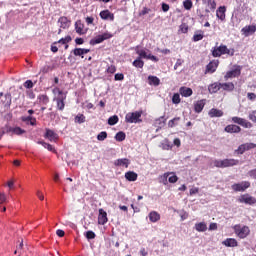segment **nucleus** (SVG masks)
<instances>
[{
	"label": "nucleus",
	"mask_w": 256,
	"mask_h": 256,
	"mask_svg": "<svg viewBox=\"0 0 256 256\" xmlns=\"http://www.w3.org/2000/svg\"><path fill=\"white\" fill-rule=\"evenodd\" d=\"M213 163H214V167L225 169V167H233L235 165H239V160H235V159L214 160Z\"/></svg>",
	"instance_id": "nucleus-1"
},
{
	"label": "nucleus",
	"mask_w": 256,
	"mask_h": 256,
	"mask_svg": "<svg viewBox=\"0 0 256 256\" xmlns=\"http://www.w3.org/2000/svg\"><path fill=\"white\" fill-rule=\"evenodd\" d=\"M233 230L237 237L240 239H245V237H248L249 233H251V230L248 228V226H243L241 224L235 225Z\"/></svg>",
	"instance_id": "nucleus-2"
},
{
	"label": "nucleus",
	"mask_w": 256,
	"mask_h": 256,
	"mask_svg": "<svg viewBox=\"0 0 256 256\" xmlns=\"http://www.w3.org/2000/svg\"><path fill=\"white\" fill-rule=\"evenodd\" d=\"M141 115L143 112L136 111V112H129L125 116L126 123H141Z\"/></svg>",
	"instance_id": "nucleus-3"
},
{
	"label": "nucleus",
	"mask_w": 256,
	"mask_h": 256,
	"mask_svg": "<svg viewBox=\"0 0 256 256\" xmlns=\"http://www.w3.org/2000/svg\"><path fill=\"white\" fill-rule=\"evenodd\" d=\"M136 53H137V55H139L138 58H140V59H149L150 61H154L155 63H157V61H159V58L151 55V53H148L147 51H145L143 49H139V47L136 48Z\"/></svg>",
	"instance_id": "nucleus-4"
},
{
	"label": "nucleus",
	"mask_w": 256,
	"mask_h": 256,
	"mask_svg": "<svg viewBox=\"0 0 256 256\" xmlns=\"http://www.w3.org/2000/svg\"><path fill=\"white\" fill-rule=\"evenodd\" d=\"M239 203H245V205H255L256 198L249 195V194H243L238 198Z\"/></svg>",
	"instance_id": "nucleus-5"
},
{
	"label": "nucleus",
	"mask_w": 256,
	"mask_h": 256,
	"mask_svg": "<svg viewBox=\"0 0 256 256\" xmlns=\"http://www.w3.org/2000/svg\"><path fill=\"white\" fill-rule=\"evenodd\" d=\"M232 121H233V123H236L237 125H241V127H245V129H251V127H253V124H251V122H249L243 118H239L237 116L232 117Z\"/></svg>",
	"instance_id": "nucleus-6"
},
{
	"label": "nucleus",
	"mask_w": 256,
	"mask_h": 256,
	"mask_svg": "<svg viewBox=\"0 0 256 256\" xmlns=\"http://www.w3.org/2000/svg\"><path fill=\"white\" fill-rule=\"evenodd\" d=\"M232 121H233V123H236L237 125H241V127H245V129H251V127H253V124H251V122H249L243 118H239L237 116L232 117Z\"/></svg>",
	"instance_id": "nucleus-7"
},
{
	"label": "nucleus",
	"mask_w": 256,
	"mask_h": 256,
	"mask_svg": "<svg viewBox=\"0 0 256 256\" xmlns=\"http://www.w3.org/2000/svg\"><path fill=\"white\" fill-rule=\"evenodd\" d=\"M111 37H113L111 34L104 33L102 35L97 36L95 39H92L90 41V45H99V43H103V41H105L106 39H111Z\"/></svg>",
	"instance_id": "nucleus-8"
},
{
	"label": "nucleus",
	"mask_w": 256,
	"mask_h": 256,
	"mask_svg": "<svg viewBox=\"0 0 256 256\" xmlns=\"http://www.w3.org/2000/svg\"><path fill=\"white\" fill-rule=\"evenodd\" d=\"M256 144L255 143H245V144H241L238 149L236 150V152L239 155H243L245 151H249L251 149H255Z\"/></svg>",
	"instance_id": "nucleus-9"
},
{
	"label": "nucleus",
	"mask_w": 256,
	"mask_h": 256,
	"mask_svg": "<svg viewBox=\"0 0 256 256\" xmlns=\"http://www.w3.org/2000/svg\"><path fill=\"white\" fill-rule=\"evenodd\" d=\"M65 99H67V96L63 94L62 91H59V97L56 98L57 108L59 111H63V109H65Z\"/></svg>",
	"instance_id": "nucleus-10"
},
{
	"label": "nucleus",
	"mask_w": 256,
	"mask_h": 256,
	"mask_svg": "<svg viewBox=\"0 0 256 256\" xmlns=\"http://www.w3.org/2000/svg\"><path fill=\"white\" fill-rule=\"evenodd\" d=\"M241 75V66H235L234 69L228 71L224 76L225 79H233V77H239Z\"/></svg>",
	"instance_id": "nucleus-11"
},
{
	"label": "nucleus",
	"mask_w": 256,
	"mask_h": 256,
	"mask_svg": "<svg viewBox=\"0 0 256 256\" xmlns=\"http://www.w3.org/2000/svg\"><path fill=\"white\" fill-rule=\"evenodd\" d=\"M251 183L249 182H242L239 184L232 185L233 191H245V189H249Z\"/></svg>",
	"instance_id": "nucleus-12"
},
{
	"label": "nucleus",
	"mask_w": 256,
	"mask_h": 256,
	"mask_svg": "<svg viewBox=\"0 0 256 256\" xmlns=\"http://www.w3.org/2000/svg\"><path fill=\"white\" fill-rule=\"evenodd\" d=\"M100 17L104 21H113L115 19V15L111 13L109 10H103L100 12Z\"/></svg>",
	"instance_id": "nucleus-13"
},
{
	"label": "nucleus",
	"mask_w": 256,
	"mask_h": 256,
	"mask_svg": "<svg viewBox=\"0 0 256 256\" xmlns=\"http://www.w3.org/2000/svg\"><path fill=\"white\" fill-rule=\"evenodd\" d=\"M242 35H244L245 37H249V35H253V33H255L256 31V26L255 25H249L246 26L244 28H242Z\"/></svg>",
	"instance_id": "nucleus-14"
},
{
	"label": "nucleus",
	"mask_w": 256,
	"mask_h": 256,
	"mask_svg": "<svg viewBox=\"0 0 256 256\" xmlns=\"http://www.w3.org/2000/svg\"><path fill=\"white\" fill-rule=\"evenodd\" d=\"M108 219H107V212H105V210L100 209L99 210V215H98V223L99 225H105V223H107Z\"/></svg>",
	"instance_id": "nucleus-15"
},
{
	"label": "nucleus",
	"mask_w": 256,
	"mask_h": 256,
	"mask_svg": "<svg viewBox=\"0 0 256 256\" xmlns=\"http://www.w3.org/2000/svg\"><path fill=\"white\" fill-rule=\"evenodd\" d=\"M130 163L131 162L127 158H121V159H117L114 161V165L116 167H126L127 168V167H129Z\"/></svg>",
	"instance_id": "nucleus-16"
},
{
	"label": "nucleus",
	"mask_w": 256,
	"mask_h": 256,
	"mask_svg": "<svg viewBox=\"0 0 256 256\" xmlns=\"http://www.w3.org/2000/svg\"><path fill=\"white\" fill-rule=\"evenodd\" d=\"M226 133H241V127L231 124L225 127Z\"/></svg>",
	"instance_id": "nucleus-17"
},
{
	"label": "nucleus",
	"mask_w": 256,
	"mask_h": 256,
	"mask_svg": "<svg viewBox=\"0 0 256 256\" xmlns=\"http://www.w3.org/2000/svg\"><path fill=\"white\" fill-rule=\"evenodd\" d=\"M148 84L153 85L154 87H159V85H161V80L157 76L150 75L148 76Z\"/></svg>",
	"instance_id": "nucleus-18"
},
{
	"label": "nucleus",
	"mask_w": 256,
	"mask_h": 256,
	"mask_svg": "<svg viewBox=\"0 0 256 256\" xmlns=\"http://www.w3.org/2000/svg\"><path fill=\"white\" fill-rule=\"evenodd\" d=\"M222 245H225V247H237L238 243L235 238H227L222 242Z\"/></svg>",
	"instance_id": "nucleus-19"
},
{
	"label": "nucleus",
	"mask_w": 256,
	"mask_h": 256,
	"mask_svg": "<svg viewBox=\"0 0 256 256\" xmlns=\"http://www.w3.org/2000/svg\"><path fill=\"white\" fill-rule=\"evenodd\" d=\"M179 93L182 97H191L193 95V90L191 88L181 87Z\"/></svg>",
	"instance_id": "nucleus-20"
},
{
	"label": "nucleus",
	"mask_w": 256,
	"mask_h": 256,
	"mask_svg": "<svg viewBox=\"0 0 256 256\" xmlns=\"http://www.w3.org/2000/svg\"><path fill=\"white\" fill-rule=\"evenodd\" d=\"M225 6H220L216 11V17L220 19V21H225Z\"/></svg>",
	"instance_id": "nucleus-21"
},
{
	"label": "nucleus",
	"mask_w": 256,
	"mask_h": 256,
	"mask_svg": "<svg viewBox=\"0 0 256 256\" xmlns=\"http://www.w3.org/2000/svg\"><path fill=\"white\" fill-rule=\"evenodd\" d=\"M220 88L223 89V91H233L235 84H233V82L220 83Z\"/></svg>",
	"instance_id": "nucleus-22"
},
{
	"label": "nucleus",
	"mask_w": 256,
	"mask_h": 256,
	"mask_svg": "<svg viewBox=\"0 0 256 256\" xmlns=\"http://www.w3.org/2000/svg\"><path fill=\"white\" fill-rule=\"evenodd\" d=\"M204 107H205V100L197 101L194 104V109H195L196 113H201V111H203Z\"/></svg>",
	"instance_id": "nucleus-23"
},
{
	"label": "nucleus",
	"mask_w": 256,
	"mask_h": 256,
	"mask_svg": "<svg viewBox=\"0 0 256 256\" xmlns=\"http://www.w3.org/2000/svg\"><path fill=\"white\" fill-rule=\"evenodd\" d=\"M149 219L151 221V223H157V221H159V219H161V215H159V213L152 211L149 213Z\"/></svg>",
	"instance_id": "nucleus-24"
},
{
	"label": "nucleus",
	"mask_w": 256,
	"mask_h": 256,
	"mask_svg": "<svg viewBox=\"0 0 256 256\" xmlns=\"http://www.w3.org/2000/svg\"><path fill=\"white\" fill-rule=\"evenodd\" d=\"M219 47H220V51H221L222 55H231V57H233V55H235V51L229 50V48H227V46L221 45Z\"/></svg>",
	"instance_id": "nucleus-25"
},
{
	"label": "nucleus",
	"mask_w": 256,
	"mask_h": 256,
	"mask_svg": "<svg viewBox=\"0 0 256 256\" xmlns=\"http://www.w3.org/2000/svg\"><path fill=\"white\" fill-rule=\"evenodd\" d=\"M45 137L49 139V141H55L56 139H58L57 134L54 133L53 130H49V129L46 130Z\"/></svg>",
	"instance_id": "nucleus-26"
},
{
	"label": "nucleus",
	"mask_w": 256,
	"mask_h": 256,
	"mask_svg": "<svg viewBox=\"0 0 256 256\" xmlns=\"http://www.w3.org/2000/svg\"><path fill=\"white\" fill-rule=\"evenodd\" d=\"M208 115L209 117H223V112L219 109L212 108Z\"/></svg>",
	"instance_id": "nucleus-27"
},
{
	"label": "nucleus",
	"mask_w": 256,
	"mask_h": 256,
	"mask_svg": "<svg viewBox=\"0 0 256 256\" xmlns=\"http://www.w3.org/2000/svg\"><path fill=\"white\" fill-rule=\"evenodd\" d=\"M221 89V83H214L208 86L209 93H217Z\"/></svg>",
	"instance_id": "nucleus-28"
},
{
	"label": "nucleus",
	"mask_w": 256,
	"mask_h": 256,
	"mask_svg": "<svg viewBox=\"0 0 256 256\" xmlns=\"http://www.w3.org/2000/svg\"><path fill=\"white\" fill-rule=\"evenodd\" d=\"M195 229L199 233H201V232L203 233V232L207 231V224H205V222L196 223Z\"/></svg>",
	"instance_id": "nucleus-29"
},
{
	"label": "nucleus",
	"mask_w": 256,
	"mask_h": 256,
	"mask_svg": "<svg viewBox=\"0 0 256 256\" xmlns=\"http://www.w3.org/2000/svg\"><path fill=\"white\" fill-rule=\"evenodd\" d=\"M125 178L127 181H137V173L129 171L125 173Z\"/></svg>",
	"instance_id": "nucleus-30"
},
{
	"label": "nucleus",
	"mask_w": 256,
	"mask_h": 256,
	"mask_svg": "<svg viewBox=\"0 0 256 256\" xmlns=\"http://www.w3.org/2000/svg\"><path fill=\"white\" fill-rule=\"evenodd\" d=\"M58 23L60 24L59 27H61V29H67V27H69V20H67L66 17H61L58 20Z\"/></svg>",
	"instance_id": "nucleus-31"
},
{
	"label": "nucleus",
	"mask_w": 256,
	"mask_h": 256,
	"mask_svg": "<svg viewBox=\"0 0 256 256\" xmlns=\"http://www.w3.org/2000/svg\"><path fill=\"white\" fill-rule=\"evenodd\" d=\"M1 101L4 104V107H10L11 106V94H5V96L2 98Z\"/></svg>",
	"instance_id": "nucleus-32"
},
{
	"label": "nucleus",
	"mask_w": 256,
	"mask_h": 256,
	"mask_svg": "<svg viewBox=\"0 0 256 256\" xmlns=\"http://www.w3.org/2000/svg\"><path fill=\"white\" fill-rule=\"evenodd\" d=\"M218 63L217 62H210L207 65V71L208 73H215L216 69H217Z\"/></svg>",
	"instance_id": "nucleus-33"
},
{
	"label": "nucleus",
	"mask_w": 256,
	"mask_h": 256,
	"mask_svg": "<svg viewBox=\"0 0 256 256\" xmlns=\"http://www.w3.org/2000/svg\"><path fill=\"white\" fill-rule=\"evenodd\" d=\"M179 121H181V117H175L172 120H170L168 122V127H177V125H179Z\"/></svg>",
	"instance_id": "nucleus-34"
},
{
	"label": "nucleus",
	"mask_w": 256,
	"mask_h": 256,
	"mask_svg": "<svg viewBox=\"0 0 256 256\" xmlns=\"http://www.w3.org/2000/svg\"><path fill=\"white\" fill-rule=\"evenodd\" d=\"M204 3L208 5L209 9L211 11H215L217 7V3H215V0H204Z\"/></svg>",
	"instance_id": "nucleus-35"
},
{
	"label": "nucleus",
	"mask_w": 256,
	"mask_h": 256,
	"mask_svg": "<svg viewBox=\"0 0 256 256\" xmlns=\"http://www.w3.org/2000/svg\"><path fill=\"white\" fill-rule=\"evenodd\" d=\"M144 65H145V62H143V60H141V58L139 57L133 62V66L137 67L138 69H143Z\"/></svg>",
	"instance_id": "nucleus-36"
},
{
	"label": "nucleus",
	"mask_w": 256,
	"mask_h": 256,
	"mask_svg": "<svg viewBox=\"0 0 256 256\" xmlns=\"http://www.w3.org/2000/svg\"><path fill=\"white\" fill-rule=\"evenodd\" d=\"M170 175L171 173H165L164 175L160 176L159 183H162L163 185H167Z\"/></svg>",
	"instance_id": "nucleus-37"
},
{
	"label": "nucleus",
	"mask_w": 256,
	"mask_h": 256,
	"mask_svg": "<svg viewBox=\"0 0 256 256\" xmlns=\"http://www.w3.org/2000/svg\"><path fill=\"white\" fill-rule=\"evenodd\" d=\"M119 123V116L114 115L108 119V125H117Z\"/></svg>",
	"instance_id": "nucleus-38"
},
{
	"label": "nucleus",
	"mask_w": 256,
	"mask_h": 256,
	"mask_svg": "<svg viewBox=\"0 0 256 256\" xmlns=\"http://www.w3.org/2000/svg\"><path fill=\"white\" fill-rule=\"evenodd\" d=\"M8 131H12V133L15 135H23V133H25V130L21 129L20 127L9 128Z\"/></svg>",
	"instance_id": "nucleus-39"
},
{
	"label": "nucleus",
	"mask_w": 256,
	"mask_h": 256,
	"mask_svg": "<svg viewBox=\"0 0 256 256\" xmlns=\"http://www.w3.org/2000/svg\"><path fill=\"white\" fill-rule=\"evenodd\" d=\"M183 6L186 11H191V9L193 8V2L191 0H185L183 2Z\"/></svg>",
	"instance_id": "nucleus-40"
},
{
	"label": "nucleus",
	"mask_w": 256,
	"mask_h": 256,
	"mask_svg": "<svg viewBox=\"0 0 256 256\" xmlns=\"http://www.w3.org/2000/svg\"><path fill=\"white\" fill-rule=\"evenodd\" d=\"M72 53L75 55V57H82L83 59V48H76L72 50Z\"/></svg>",
	"instance_id": "nucleus-41"
},
{
	"label": "nucleus",
	"mask_w": 256,
	"mask_h": 256,
	"mask_svg": "<svg viewBox=\"0 0 256 256\" xmlns=\"http://www.w3.org/2000/svg\"><path fill=\"white\" fill-rule=\"evenodd\" d=\"M75 123H85V116L83 114H78L76 117H75Z\"/></svg>",
	"instance_id": "nucleus-42"
},
{
	"label": "nucleus",
	"mask_w": 256,
	"mask_h": 256,
	"mask_svg": "<svg viewBox=\"0 0 256 256\" xmlns=\"http://www.w3.org/2000/svg\"><path fill=\"white\" fill-rule=\"evenodd\" d=\"M125 133L124 132H118L115 136L116 141H125Z\"/></svg>",
	"instance_id": "nucleus-43"
},
{
	"label": "nucleus",
	"mask_w": 256,
	"mask_h": 256,
	"mask_svg": "<svg viewBox=\"0 0 256 256\" xmlns=\"http://www.w3.org/2000/svg\"><path fill=\"white\" fill-rule=\"evenodd\" d=\"M212 55L213 57H221V55H223V53L221 52V48H214V50L212 51Z\"/></svg>",
	"instance_id": "nucleus-44"
},
{
	"label": "nucleus",
	"mask_w": 256,
	"mask_h": 256,
	"mask_svg": "<svg viewBox=\"0 0 256 256\" xmlns=\"http://www.w3.org/2000/svg\"><path fill=\"white\" fill-rule=\"evenodd\" d=\"M98 141H105L107 139V132L103 131L97 135Z\"/></svg>",
	"instance_id": "nucleus-45"
},
{
	"label": "nucleus",
	"mask_w": 256,
	"mask_h": 256,
	"mask_svg": "<svg viewBox=\"0 0 256 256\" xmlns=\"http://www.w3.org/2000/svg\"><path fill=\"white\" fill-rule=\"evenodd\" d=\"M172 102L175 105H179V103H181V97L179 96V94L176 93V94L173 95Z\"/></svg>",
	"instance_id": "nucleus-46"
},
{
	"label": "nucleus",
	"mask_w": 256,
	"mask_h": 256,
	"mask_svg": "<svg viewBox=\"0 0 256 256\" xmlns=\"http://www.w3.org/2000/svg\"><path fill=\"white\" fill-rule=\"evenodd\" d=\"M39 99L40 103H43V105H47V103H49V97H47V95H41Z\"/></svg>",
	"instance_id": "nucleus-47"
},
{
	"label": "nucleus",
	"mask_w": 256,
	"mask_h": 256,
	"mask_svg": "<svg viewBox=\"0 0 256 256\" xmlns=\"http://www.w3.org/2000/svg\"><path fill=\"white\" fill-rule=\"evenodd\" d=\"M71 36H66L65 38H61L58 43H62V45H66V43H70Z\"/></svg>",
	"instance_id": "nucleus-48"
},
{
	"label": "nucleus",
	"mask_w": 256,
	"mask_h": 256,
	"mask_svg": "<svg viewBox=\"0 0 256 256\" xmlns=\"http://www.w3.org/2000/svg\"><path fill=\"white\" fill-rule=\"evenodd\" d=\"M203 39V33H195L193 36V41H201Z\"/></svg>",
	"instance_id": "nucleus-49"
},
{
	"label": "nucleus",
	"mask_w": 256,
	"mask_h": 256,
	"mask_svg": "<svg viewBox=\"0 0 256 256\" xmlns=\"http://www.w3.org/2000/svg\"><path fill=\"white\" fill-rule=\"evenodd\" d=\"M85 237L87 239H95L96 235H95V232H93V231H87L85 234Z\"/></svg>",
	"instance_id": "nucleus-50"
},
{
	"label": "nucleus",
	"mask_w": 256,
	"mask_h": 256,
	"mask_svg": "<svg viewBox=\"0 0 256 256\" xmlns=\"http://www.w3.org/2000/svg\"><path fill=\"white\" fill-rule=\"evenodd\" d=\"M115 81H123L125 79V76L123 75V73H117L114 76Z\"/></svg>",
	"instance_id": "nucleus-51"
},
{
	"label": "nucleus",
	"mask_w": 256,
	"mask_h": 256,
	"mask_svg": "<svg viewBox=\"0 0 256 256\" xmlns=\"http://www.w3.org/2000/svg\"><path fill=\"white\" fill-rule=\"evenodd\" d=\"M24 87H25L26 89H33V81L27 80V81L24 83Z\"/></svg>",
	"instance_id": "nucleus-52"
},
{
	"label": "nucleus",
	"mask_w": 256,
	"mask_h": 256,
	"mask_svg": "<svg viewBox=\"0 0 256 256\" xmlns=\"http://www.w3.org/2000/svg\"><path fill=\"white\" fill-rule=\"evenodd\" d=\"M76 33H79L80 35H83V27H81V25L79 26V22H76Z\"/></svg>",
	"instance_id": "nucleus-53"
},
{
	"label": "nucleus",
	"mask_w": 256,
	"mask_h": 256,
	"mask_svg": "<svg viewBox=\"0 0 256 256\" xmlns=\"http://www.w3.org/2000/svg\"><path fill=\"white\" fill-rule=\"evenodd\" d=\"M256 111H253L249 114L248 119H250V121H253V123H256Z\"/></svg>",
	"instance_id": "nucleus-54"
},
{
	"label": "nucleus",
	"mask_w": 256,
	"mask_h": 256,
	"mask_svg": "<svg viewBox=\"0 0 256 256\" xmlns=\"http://www.w3.org/2000/svg\"><path fill=\"white\" fill-rule=\"evenodd\" d=\"M248 177H251V179L256 180V168L248 172Z\"/></svg>",
	"instance_id": "nucleus-55"
},
{
	"label": "nucleus",
	"mask_w": 256,
	"mask_h": 256,
	"mask_svg": "<svg viewBox=\"0 0 256 256\" xmlns=\"http://www.w3.org/2000/svg\"><path fill=\"white\" fill-rule=\"evenodd\" d=\"M115 71H117V68L114 65H111L107 68V73H115Z\"/></svg>",
	"instance_id": "nucleus-56"
},
{
	"label": "nucleus",
	"mask_w": 256,
	"mask_h": 256,
	"mask_svg": "<svg viewBox=\"0 0 256 256\" xmlns=\"http://www.w3.org/2000/svg\"><path fill=\"white\" fill-rule=\"evenodd\" d=\"M180 217H181V221H185V219H187V217H189V214H187V212L182 211L180 212Z\"/></svg>",
	"instance_id": "nucleus-57"
},
{
	"label": "nucleus",
	"mask_w": 256,
	"mask_h": 256,
	"mask_svg": "<svg viewBox=\"0 0 256 256\" xmlns=\"http://www.w3.org/2000/svg\"><path fill=\"white\" fill-rule=\"evenodd\" d=\"M169 183H177V175H172L168 178Z\"/></svg>",
	"instance_id": "nucleus-58"
},
{
	"label": "nucleus",
	"mask_w": 256,
	"mask_h": 256,
	"mask_svg": "<svg viewBox=\"0 0 256 256\" xmlns=\"http://www.w3.org/2000/svg\"><path fill=\"white\" fill-rule=\"evenodd\" d=\"M183 65V60L182 59H178L176 61V64L174 65V69H177L178 67H181Z\"/></svg>",
	"instance_id": "nucleus-59"
},
{
	"label": "nucleus",
	"mask_w": 256,
	"mask_h": 256,
	"mask_svg": "<svg viewBox=\"0 0 256 256\" xmlns=\"http://www.w3.org/2000/svg\"><path fill=\"white\" fill-rule=\"evenodd\" d=\"M247 97H248V99H250V101H255L256 94L250 92V93L247 94Z\"/></svg>",
	"instance_id": "nucleus-60"
},
{
	"label": "nucleus",
	"mask_w": 256,
	"mask_h": 256,
	"mask_svg": "<svg viewBox=\"0 0 256 256\" xmlns=\"http://www.w3.org/2000/svg\"><path fill=\"white\" fill-rule=\"evenodd\" d=\"M162 11H164V13H167V11H169V4L162 3Z\"/></svg>",
	"instance_id": "nucleus-61"
},
{
	"label": "nucleus",
	"mask_w": 256,
	"mask_h": 256,
	"mask_svg": "<svg viewBox=\"0 0 256 256\" xmlns=\"http://www.w3.org/2000/svg\"><path fill=\"white\" fill-rule=\"evenodd\" d=\"M217 229V223H211L209 225V231H216Z\"/></svg>",
	"instance_id": "nucleus-62"
},
{
	"label": "nucleus",
	"mask_w": 256,
	"mask_h": 256,
	"mask_svg": "<svg viewBox=\"0 0 256 256\" xmlns=\"http://www.w3.org/2000/svg\"><path fill=\"white\" fill-rule=\"evenodd\" d=\"M56 235H58V237H65V231L58 229L56 231Z\"/></svg>",
	"instance_id": "nucleus-63"
},
{
	"label": "nucleus",
	"mask_w": 256,
	"mask_h": 256,
	"mask_svg": "<svg viewBox=\"0 0 256 256\" xmlns=\"http://www.w3.org/2000/svg\"><path fill=\"white\" fill-rule=\"evenodd\" d=\"M150 11L151 9L143 8V10L140 12V15H147V13H149Z\"/></svg>",
	"instance_id": "nucleus-64"
}]
</instances>
